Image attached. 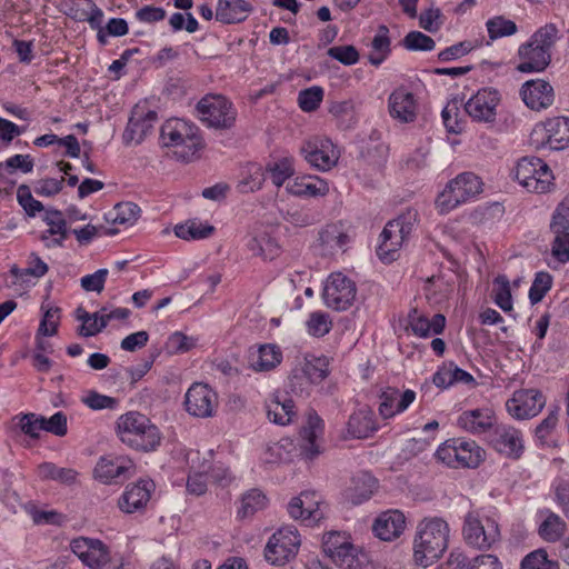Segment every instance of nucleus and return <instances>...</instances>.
Instances as JSON below:
<instances>
[{"label":"nucleus","instance_id":"42","mask_svg":"<svg viewBox=\"0 0 569 569\" xmlns=\"http://www.w3.org/2000/svg\"><path fill=\"white\" fill-rule=\"evenodd\" d=\"M567 531L566 522L555 512L547 510L546 518L538 528L539 536L548 542H556Z\"/></svg>","mask_w":569,"mask_h":569},{"label":"nucleus","instance_id":"30","mask_svg":"<svg viewBox=\"0 0 569 569\" xmlns=\"http://www.w3.org/2000/svg\"><path fill=\"white\" fill-rule=\"evenodd\" d=\"M406 519L399 510H388L382 512L373 523V532L378 538L390 541L398 538L405 530Z\"/></svg>","mask_w":569,"mask_h":569},{"label":"nucleus","instance_id":"39","mask_svg":"<svg viewBox=\"0 0 569 569\" xmlns=\"http://www.w3.org/2000/svg\"><path fill=\"white\" fill-rule=\"evenodd\" d=\"M264 180V169L258 163H248L241 171L237 189L241 193L254 192L261 189Z\"/></svg>","mask_w":569,"mask_h":569},{"label":"nucleus","instance_id":"31","mask_svg":"<svg viewBox=\"0 0 569 569\" xmlns=\"http://www.w3.org/2000/svg\"><path fill=\"white\" fill-rule=\"evenodd\" d=\"M43 221L49 229L41 234V240L48 248L62 246L67 238V221L61 211L56 209L46 210Z\"/></svg>","mask_w":569,"mask_h":569},{"label":"nucleus","instance_id":"62","mask_svg":"<svg viewBox=\"0 0 569 569\" xmlns=\"http://www.w3.org/2000/svg\"><path fill=\"white\" fill-rule=\"evenodd\" d=\"M82 401L90 409L93 410H102V409H113L118 401L117 399L101 395L97 391H89L83 398Z\"/></svg>","mask_w":569,"mask_h":569},{"label":"nucleus","instance_id":"37","mask_svg":"<svg viewBox=\"0 0 569 569\" xmlns=\"http://www.w3.org/2000/svg\"><path fill=\"white\" fill-rule=\"evenodd\" d=\"M377 430L373 413L370 410H359L349 417L347 431L352 438L365 439Z\"/></svg>","mask_w":569,"mask_h":569},{"label":"nucleus","instance_id":"58","mask_svg":"<svg viewBox=\"0 0 569 569\" xmlns=\"http://www.w3.org/2000/svg\"><path fill=\"white\" fill-rule=\"evenodd\" d=\"M327 54L345 66H352L359 61V52L351 44L331 47Z\"/></svg>","mask_w":569,"mask_h":569},{"label":"nucleus","instance_id":"51","mask_svg":"<svg viewBox=\"0 0 569 569\" xmlns=\"http://www.w3.org/2000/svg\"><path fill=\"white\" fill-rule=\"evenodd\" d=\"M284 220L296 228H306L317 223L320 218L312 209L300 208L288 210Z\"/></svg>","mask_w":569,"mask_h":569},{"label":"nucleus","instance_id":"18","mask_svg":"<svg viewBox=\"0 0 569 569\" xmlns=\"http://www.w3.org/2000/svg\"><path fill=\"white\" fill-rule=\"evenodd\" d=\"M136 472L133 461L127 456L101 457L93 470L94 478L103 483L122 481Z\"/></svg>","mask_w":569,"mask_h":569},{"label":"nucleus","instance_id":"4","mask_svg":"<svg viewBox=\"0 0 569 569\" xmlns=\"http://www.w3.org/2000/svg\"><path fill=\"white\" fill-rule=\"evenodd\" d=\"M417 222V210L408 209L385 226L380 234L381 241L377 249L380 260L383 262L396 260L397 252L409 238Z\"/></svg>","mask_w":569,"mask_h":569},{"label":"nucleus","instance_id":"53","mask_svg":"<svg viewBox=\"0 0 569 569\" xmlns=\"http://www.w3.org/2000/svg\"><path fill=\"white\" fill-rule=\"evenodd\" d=\"M402 44L410 51H431L436 47L435 40L420 31H410L403 38Z\"/></svg>","mask_w":569,"mask_h":569},{"label":"nucleus","instance_id":"3","mask_svg":"<svg viewBox=\"0 0 569 569\" xmlns=\"http://www.w3.org/2000/svg\"><path fill=\"white\" fill-rule=\"evenodd\" d=\"M160 138L163 146L173 148L174 157L182 161L192 160L202 148L199 129L181 119L167 120L161 127Z\"/></svg>","mask_w":569,"mask_h":569},{"label":"nucleus","instance_id":"25","mask_svg":"<svg viewBox=\"0 0 569 569\" xmlns=\"http://www.w3.org/2000/svg\"><path fill=\"white\" fill-rule=\"evenodd\" d=\"M152 480H139L127 487L118 501L119 508L126 513H133L142 510L151 498L154 490Z\"/></svg>","mask_w":569,"mask_h":569},{"label":"nucleus","instance_id":"47","mask_svg":"<svg viewBox=\"0 0 569 569\" xmlns=\"http://www.w3.org/2000/svg\"><path fill=\"white\" fill-rule=\"evenodd\" d=\"M213 230L214 228L210 224H203L197 221H188L183 224L176 226L174 233L178 238L183 240H198L210 237Z\"/></svg>","mask_w":569,"mask_h":569},{"label":"nucleus","instance_id":"35","mask_svg":"<svg viewBox=\"0 0 569 569\" xmlns=\"http://www.w3.org/2000/svg\"><path fill=\"white\" fill-rule=\"evenodd\" d=\"M377 489V479L369 472L361 471L352 477L347 490V498L353 505H360L371 498Z\"/></svg>","mask_w":569,"mask_h":569},{"label":"nucleus","instance_id":"2","mask_svg":"<svg viewBox=\"0 0 569 569\" xmlns=\"http://www.w3.org/2000/svg\"><path fill=\"white\" fill-rule=\"evenodd\" d=\"M117 435L122 443L138 451H153L161 442L158 427L138 411H129L118 418Z\"/></svg>","mask_w":569,"mask_h":569},{"label":"nucleus","instance_id":"61","mask_svg":"<svg viewBox=\"0 0 569 569\" xmlns=\"http://www.w3.org/2000/svg\"><path fill=\"white\" fill-rule=\"evenodd\" d=\"M59 308H49L44 312L38 328L37 338L39 336L51 337L57 333L59 325Z\"/></svg>","mask_w":569,"mask_h":569},{"label":"nucleus","instance_id":"8","mask_svg":"<svg viewBox=\"0 0 569 569\" xmlns=\"http://www.w3.org/2000/svg\"><path fill=\"white\" fill-rule=\"evenodd\" d=\"M202 123L214 129H230L234 126L237 110L232 102L220 94H207L196 106Z\"/></svg>","mask_w":569,"mask_h":569},{"label":"nucleus","instance_id":"60","mask_svg":"<svg viewBox=\"0 0 569 569\" xmlns=\"http://www.w3.org/2000/svg\"><path fill=\"white\" fill-rule=\"evenodd\" d=\"M17 198L21 207L30 217H36L38 212H41L44 209L43 204L32 197L29 187L26 184L18 188Z\"/></svg>","mask_w":569,"mask_h":569},{"label":"nucleus","instance_id":"28","mask_svg":"<svg viewBox=\"0 0 569 569\" xmlns=\"http://www.w3.org/2000/svg\"><path fill=\"white\" fill-rule=\"evenodd\" d=\"M522 100L532 110L546 109L553 102V89L545 80H530L521 88Z\"/></svg>","mask_w":569,"mask_h":569},{"label":"nucleus","instance_id":"29","mask_svg":"<svg viewBox=\"0 0 569 569\" xmlns=\"http://www.w3.org/2000/svg\"><path fill=\"white\" fill-rule=\"evenodd\" d=\"M350 237L341 222L330 223L319 232V248L321 254L332 256L338 251H345Z\"/></svg>","mask_w":569,"mask_h":569},{"label":"nucleus","instance_id":"48","mask_svg":"<svg viewBox=\"0 0 569 569\" xmlns=\"http://www.w3.org/2000/svg\"><path fill=\"white\" fill-rule=\"evenodd\" d=\"M264 171L269 173L274 186L281 187L295 172L292 159L286 157L270 162Z\"/></svg>","mask_w":569,"mask_h":569},{"label":"nucleus","instance_id":"33","mask_svg":"<svg viewBox=\"0 0 569 569\" xmlns=\"http://www.w3.org/2000/svg\"><path fill=\"white\" fill-rule=\"evenodd\" d=\"M287 190L296 197H322L329 192V186L319 177L303 176L289 182Z\"/></svg>","mask_w":569,"mask_h":569},{"label":"nucleus","instance_id":"22","mask_svg":"<svg viewBox=\"0 0 569 569\" xmlns=\"http://www.w3.org/2000/svg\"><path fill=\"white\" fill-rule=\"evenodd\" d=\"M497 418L490 408H477L461 412L457 419V426L471 435H483L492 431Z\"/></svg>","mask_w":569,"mask_h":569},{"label":"nucleus","instance_id":"12","mask_svg":"<svg viewBox=\"0 0 569 569\" xmlns=\"http://www.w3.org/2000/svg\"><path fill=\"white\" fill-rule=\"evenodd\" d=\"M300 545L301 539L296 527H281L270 537L264 558L271 565L283 566L297 556Z\"/></svg>","mask_w":569,"mask_h":569},{"label":"nucleus","instance_id":"23","mask_svg":"<svg viewBox=\"0 0 569 569\" xmlns=\"http://www.w3.org/2000/svg\"><path fill=\"white\" fill-rule=\"evenodd\" d=\"M301 455L309 460L317 458L321 453L318 440L323 435V420L315 410L307 413V422L301 429Z\"/></svg>","mask_w":569,"mask_h":569},{"label":"nucleus","instance_id":"14","mask_svg":"<svg viewBox=\"0 0 569 569\" xmlns=\"http://www.w3.org/2000/svg\"><path fill=\"white\" fill-rule=\"evenodd\" d=\"M300 152L305 160L319 171L332 169L340 158V152L330 139L313 137L303 142Z\"/></svg>","mask_w":569,"mask_h":569},{"label":"nucleus","instance_id":"46","mask_svg":"<svg viewBox=\"0 0 569 569\" xmlns=\"http://www.w3.org/2000/svg\"><path fill=\"white\" fill-rule=\"evenodd\" d=\"M33 167V159L29 154H14L4 162H0V181L8 180V176L13 174L17 170L29 173Z\"/></svg>","mask_w":569,"mask_h":569},{"label":"nucleus","instance_id":"9","mask_svg":"<svg viewBox=\"0 0 569 569\" xmlns=\"http://www.w3.org/2000/svg\"><path fill=\"white\" fill-rule=\"evenodd\" d=\"M515 178L530 192L545 193L553 186V174L549 166L540 158L523 157L515 168Z\"/></svg>","mask_w":569,"mask_h":569},{"label":"nucleus","instance_id":"11","mask_svg":"<svg viewBox=\"0 0 569 569\" xmlns=\"http://www.w3.org/2000/svg\"><path fill=\"white\" fill-rule=\"evenodd\" d=\"M530 141L536 149L560 151L569 148V118L555 117L536 124Z\"/></svg>","mask_w":569,"mask_h":569},{"label":"nucleus","instance_id":"40","mask_svg":"<svg viewBox=\"0 0 569 569\" xmlns=\"http://www.w3.org/2000/svg\"><path fill=\"white\" fill-rule=\"evenodd\" d=\"M555 238L551 246L552 256L561 263L569 261V226L561 222H550Z\"/></svg>","mask_w":569,"mask_h":569},{"label":"nucleus","instance_id":"64","mask_svg":"<svg viewBox=\"0 0 569 569\" xmlns=\"http://www.w3.org/2000/svg\"><path fill=\"white\" fill-rule=\"evenodd\" d=\"M207 477L220 487H227L232 481L230 470L223 463L204 465Z\"/></svg>","mask_w":569,"mask_h":569},{"label":"nucleus","instance_id":"44","mask_svg":"<svg viewBox=\"0 0 569 569\" xmlns=\"http://www.w3.org/2000/svg\"><path fill=\"white\" fill-rule=\"evenodd\" d=\"M268 505L266 495L259 489H251L242 495L241 506L238 509L239 518H247L264 509Z\"/></svg>","mask_w":569,"mask_h":569},{"label":"nucleus","instance_id":"36","mask_svg":"<svg viewBox=\"0 0 569 569\" xmlns=\"http://www.w3.org/2000/svg\"><path fill=\"white\" fill-rule=\"evenodd\" d=\"M329 375V362L326 357H307L300 369H295V382L297 379L307 378L309 382L319 383Z\"/></svg>","mask_w":569,"mask_h":569},{"label":"nucleus","instance_id":"41","mask_svg":"<svg viewBox=\"0 0 569 569\" xmlns=\"http://www.w3.org/2000/svg\"><path fill=\"white\" fill-rule=\"evenodd\" d=\"M282 361V352L276 345H263L259 348L251 367L254 371H269Z\"/></svg>","mask_w":569,"mask_h":569},{"label":"nucleus","instance_id":"17","mask_svg":"<svg viewBox=\"0 0 569 569\" xmlns=\"http://www.w3.org/2000/svg\"><path fill=\"white\" fill-rule=\"evenodd\" d=\"M543 395L536 389H521L513 392L506 402L507 411L518 420L536 417L545 407Z\"/></svg>","mask_w":569,"mask_h":569},{"label":"nucleus","instance_id":"56","mask_svg":"<svg viewBox=\"0 0 569 569\" xmlns=\"http://www.w3.org/2000/svg\"><path fill=\"white\" fill-rule=\"evenodd\" d=\"M332 326V321L328 313L322 311L312 312L307 321L308 332L316 337L327 335Z\"/></svg>","mask_w":569,"mask_h":569},{"label":"nucleus","instance_id":"49","mask_svg":"<svg viewBox=\"0 0 569 569\" xmlns=\"http://www.w3.org/2000/svg\"><path fill=\"white\" fill-rule=\"evenodd\" d=\"M490 40L509 37L518 31L517 24L503 16H496L486 22Z\"/></svg>","mask_w":569,"mask_h":569},{"label":"nucleus","instance_id":"34","mask_svg":"<svg viewBox=\"0 0 569 569\" xmlns=\"http://www.w3.org/2000/svg\"><path fill=\"white\" fill-rule=\"evenodd\" d=\"M409 326L416 336L426 338L432 335H440L446 327V318L441 313H437L431 320L413 309L409 316Z\"/></svg>","mask_w":569,"mask_h":569},{"label":"nucleus","instance_id":"5","mask_svg":"<svg viewBox=\"0 0 569 569\" xmlns=\"http://www.w3.org/2000/svg\"><path fill=\"white\" fill-rule=\"evenodd\" d=\"M436 458L449 468L475 469L486 459V451L476 441L463 438L449 439L436 451Z\"/></svg>","mask_w":569,"mask_h":569},{"label":"nucleus","instance_id":"19","mask_svg":"<svg viewBox=\"0 0 569 569\" xmlns=\"http://www.w3.org/2000/svg\"><path fill=\"white\" fill-rule=\"evenodd\" d=\"M499 101L497 90L483 88L466 102L465 110L473 121L492 123L496 120Z\"/></svg>","mask_w":569,"mask_h":569},{"label":"nucleus","instance_id":"21","mask_svg":"<svg viewBox=\"0 0 569 569\" xmlns=\"http://www.w3.org/2000/svg\"><path fill=\"white\" fill-rule=\"evenodd\" d=\"M158 114L144 106L137 104L131 112L128 126L123 132L126 143H140L153 129Z\"/></svg>","mask_w":569,"mask_h":569},{"label":"nucleus","instance_id":"54","mask_svg":"<svg viewBox=\"0 0 569 569\" xmlns=\"http://www.w3.org/2000/svg\"><path fill=\"white\" fill-rule=\"evenodd\" d=\"M552 277L548 272H537L529 290V299L532 305L540 302L551 289Z\"/></svg>","mask_w":569,"mask_h":569},{"label":"nucleus","instance_id":"45","mask_svg":"<svg viewBox=\"0 0 569 569\" xmlns=\"http://www.w3.org/2000/svg\"><path fill=\"white\" fill-rule=\"evenodd\" d=\"M492 298L495 303L505 312L512 311V296L510 281L505 274H499L493 280Z\"/></svg>","mask_w":569,"mask_h":569},{"label":"nucleus","instance_id":"26","mask_svg":"<svg viewBox=\"0 0 569 569\" xmlns=\"http://www.w3.org/2000/svg\"><path fill=\"white\" fill-rule=\"evenodd\" d=\"M415 399L413 390L408 389L400 392L397 388L388 387L380 395L379 413L385 419L392 418L407 410Z\"/></svg>","mask_w":569,"mask_h":569},{"label":"nucleus","instance_id":"10","mask_svg":"<svg viewBox=\"0 0 569 569\" xmlns=\"http://www.w3.org/2000/svg\"><path fill=\"white\" fill-rule=\"evenodd\" d=\"M462 536L467 545L487 550L500 540V530L495 519L470 511L465 517Z\"/></svg>","mask_w":569,"mask_h":569},{"label":"nucleus","instance_id":"38","mask_svg":"<svg viewBox=\"0 0 569 569\" xmlns=\"http://www.w3.org/2000/svg\"><path fill=\"white\" fill-rule=\"evenodd\" d=\"M267 416L276 425H289L296 416L293 400L280 399L279 396H274L267 406Z\"/></svg>","mask_w":569,"mask_h":569},{"label":"nucleus","instance_id":"32","mask_svg":"<svg viewBox=\"0 0 569 569\" xmlns=\"http://www.w3.org/2000/svg\"><path fill=\"white\" fill-rule=\"evenodd\" d=\"M252 11L247 0H218L216 19L223 23H238L246 20Z\"/></svg>","mask_w":569,"mask_h":569},{"label":"nucleus","instance_id":"15","mask_svg":"<svg viewBox=\"0 0 569 569\" xmlns=\"http://www.w3.org/2000/svg\"><path fill=\"white\" fill-rule=\"evenodd\" d=\"M70 549L90 569H103L111 561L110 548L96 538H74L70 542Z\"/></svg>","mask_w":569,"mask_h":569},{"label":"nucleus","instance_id":"13","mask_svg":"<svg viewBox=\"0 0 569 569\" xmlns=\"http://www.w3.org/2000/svg\"><path fill=\"white\" fill-rule=\"evenodd\" d=\"M357 295L356 283L341 272L331 273L323 288V301L337 311L349 309Z\"/></svg>","mask_w":569,"mask_h":569},{"label":"nucleus","instance_id":"50","mask_svg":"<svg viewBox=\"0 0 569 569\" xmlns=\"http://www.w3.org/2000/svg\"><path fill=\"white\" fill-rule=\"evenodd\" d=\"M520 569H559L558 562L550 560L545 549L529 552L520 562Z\"/></svg>","mask_w":569,"mask_h":569},{"label":"nucleus","instance_id":"55","mask_svg":"<svg viewBox=\"0 0 569 569\" xmlns=\"http://www.w3.org/2000/svg\"><path fill=\"white\" fill-rule=\"evenodd\" d=\"M559 30L556 24L547 23L539 28L532 36L533 43L541 46L545 50L551 53V48L558 39Z\"/></svg>","mask_w":569,"mask_h":569},{"label":"nucleus","instance_id":"27","mask_svg":"<svg viewBox=\"0 0 569 569\" xmlns=\"http://www.w3.org/2000/svg\"><path fill=\"white\" fill-rule=\"evenodd\" d=\"M520 63L518 70L520 72H540L550 63L551 53L541 46L533 43L530 39L527 43L521 44L518 51Z\"/></svg>","mask_w":569,"mask_h":569},{"label":"nucleus","instance_id":"43","mask_svg":"<svg viewBox=\"0 0 569 569\" xmlns=\"http://www.w3.org/2000/svg\"><path fill=\"white\" fill-rule=\"evenodd\" d=\"M140 212L141 210L136 203L120 202L106 214V220L113 224L132 226L138 220Z\"/></svg>","mask_w":569,"mask_h":569},{"label":"nucleus","instance_id":"20","mask_svg":"<svg viewBox=\"0 0 569 569\" xmlns=\"http://www.w3.org/2000/svg\"><path fill=\"white\" fill-rule=\"evenodd\" d=\"M489 441L500 453L509 458H519L523 451L521 432L512 426L496 423L492 429Z\"/></svg>","mask_w":569,"mask_h":569},{"label":"nucleus","instance_id":"6","mask_svg":"<svg viewBox=\"0 0 569 569\" xmlns=\"http://www.w3.org/2000/svg\"><path fill=\"white\" fill-rule=\"evenodd\" d=\"M322 549L336 566L343 569H362L368 563L367 553L356 547L346 532H326Z\"/></svg>","mask_w":569,"mask_h":569},{"label":"nucleus","instance_id":"1","mask_svg":"<svg viewBox=\"0 0 569 569\" xmlns=\"http://www.w3.org/2000/svg\"><path fill=\"white\" fill-rule=\"evenodd\" d=\"M449 526L441 518L423 519L413 540V560L423 568L431 566L448 548Z\"/></svg>","mask_w":569,"mask_h":569},{"label":"nucleus","instance_id":"16","mask_svg":"<svg viewBox=\"0 0 569 569\" xmlns=\"http://www.w3.org/2000/svg\"><path fill=\"white\" fill-rule=\"evenodd\" d=\"M218 395L208 385L196 382L184 396L187 412L197 418L212 417L218 408Z\"/></svg>","mask_w":569,"mask_h":569},{"label":"nucleus","instance_id":"57","mask_svg":"<svg viewBox=\"0 0 569 569\" xmlns=\"http://www.w3.org/2000/svg\"><path fill=\"white\" fill-rule=\"evenodd\" d=\"M323 99V90L321 87H311L301 90L298 96L299 107L307 112L315 111Z\"/></svg>","mask_w":569,"mask_h":569},{"label":"nucleus","instance_id":"52","mask_svg":"<svg viewBox=\"0 0 569 569\" xmlns=\"http://www.w3.org/2000/svg\"><path fill=\"white\" fill-rule=\"evenodd\" d=\"M14 420H18V426H19L20 430L24 435H27L33 439L39 438L40 431L43 430L44 417H42V416H38L32 412L21 413V415L16 416Z\"/></svg>","mask_w":569,"mask_h":569},{"label":"nucleus","instance_id":"7","mask_svg":"<svg viewBox=\"0 0 569 569\" xmlns=\"http://www.w3.org/2000/svg\"><path fill=\"white\" fill-rule=\"evenodd\" d=\"M482 191V182L472 172H463L450 180L436 199V208L441 214H446L475 198Z\"/></svg>","mask_w":569,"mask_h":569},{"label":"nucleus","instance_id":"24","mask_svg":"<svg viewBox=\"0 0 569 569\" xmlns=\"http://www.w3.org/2000/svg\"><path fill=\"white\" fill-rule=\"evenodd\" d=\"M388 109L393 119L402 123H409L417 118L418 103L413 93L405 87H399L389 96Z\"/></svg>","mask_w":569,"mask_h":569},{"label":"nucleus","instance_id":"63","mask_svg":"<svg viewBox=\"0 0 569 569\" xmlns=\"http://www.w3.org/2000/svg\"><path fill=\"white\" fill-rule=\"evenodd\" d=\"M250 250L257 254L262 257L263 259H272L274 254L278 253V246L267 237H262L260 239H252L249 243Z\"/></svg>","mask_w":569,"mask_h":569},{"label":"nucleus","instance_id":"59","mask_svg":"<svg viewBox=\"0 0 569 569\" xmlns=\"http://www.w3.org/2000/svg\"><path fill=\"white\" fill-rule=\"evenodd\" d=\"M207 469L202 465L200 470H191L187 480V491L190 495L202 496L207 492Z\"/></svg>","mask_w":569,"mask_h":569}]
</instances>
